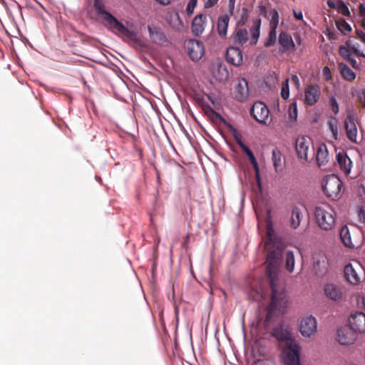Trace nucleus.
I'll list each match as a JSON object with an SVG mask.
<instances>
[{"label":"nucleus","mask_w":365,"mask_h":365,"mask_svg":"<svg viewBox=\"0 0 365 365\" xmlns=\"http://www.w3.org/2000/svg\"><path fill=\"white\" fill-rule=\"evenodd\" d=\"M207 24V16L202 14L197 15L192 20L191 25L192 33L195 36H200L205 30Z\"/></svg>","instance_id":"nucleus-20"},{"label":"nucleus","mask_w":365,"mask_h":365,"mask_svg":"<svg viewBox=\"0 0 365 365\" xmlns=\"http://www.w3.org/2000/svg\"><path fill=\"white\" fill-rule=\"evenodd\" d=\"M251 115L259 123L265 124L269 115V109L262 102H256L250 109Z\"/></svg>","instance_id":"nucleus-8"},{"label":"nucleus","mask_w":365,"mask_h":365,"mask_svg":"<svg viewBox=\"0 0 365 365\" xmlns=\"http://www.w3.org/2000/svg\"><path fill=\"white\" fill-rule=\"evenodd\" d=\"M229 22L230 16L227 14H224L218 17L217 31L221 38H225L227 36Z\"/></svg>","instance_id":"nucleus-27"},{"label":"nucleus","mask_w":365,"mask_h":365,"mask_svg":"<svg viewBox=\"0 0 365 365\" xmlns=\"http://www.w3.org/2000/svg\"><path fill=\"white\" fill-rule=\"evenodd\" d=\"M299 346L296 341L285 346L282 353L286 365H299Z\"/></svg>","instance_id":"nucleus-6"},{"label":"nucleus","mask_w":365,"mask_h":365,"mask_svg":"<svg viewBox=\"0 0 365 365\" xmlns=\"http://www.w3.org/2000/svg\"><path fill=\"white\" fill-rule=\"evenodd\" d=\"M258 8H259V14L264 17H267V7L264 5H259Z\"/></svg>","instance_id":"nucleus-48"},{"label":"nucleus","mask_w":365,"mask_h":365,"mask_svg":"<svg viewBox=\"0 0 365 365\" xmlns=\"http://www.w3.org/2000/svg\"><path fill=\"white\" fill-rule=\"evenodd\" d=\"M359 216V218H360V222H364V220H365V214H364V212L362 210H360Z\"/></svg>","instance_id":"nucleus-60"},{"label":"nucleus","mask_w":365,"mask_h":365,"mask_svg":"<svg viewBox=\"0 0 365 365\" xmlns=\"http://www.w3.org/2000/svg\"><path fill=\"white\" fill-rule=\"evenodd\" d=\"M312 145L310 138H307L304 136L298 137L295 142V149L299 158L308 160V152L310 145Z\"/></svg>","instance_id":"nucleus-10"},{"label":"nucleus","mask_w":365,"mask_h":365,"mask_svg":"<svg viewBox=\"0 0 365 365\" xmlns=\"http://www.w3.org/2000/svg\"><path fill=\"white\" fill-rule=\"evenodd\" d=\"M336 26L342 34H344L345 31H351V26L344 19L336 21Z\"/></svg>","instance_id":"nucleus-35"},{"label":"nucleus","mask_w":365,"mask_h":365,"mask_svg":"<svg viewBox=\"0 0 365 365\" xmlns=\"http://www.w3.org/2000/svg\"><path fill=\"white\" fill-rule=\"evenodd\" d=\"M294 16L297 20H302L303 19V15L301 11L297 12L294 10Z\"/></svg>","instance_id":"nucleus-58"},{"label":"nucleus","mask_w":365,"mask_h":365,"mask_svg":"<svg viewBox=\"0 0 365 365\" xmlns=\"http://www.w3.org/2000/svg\"><path fill=\"white\" fill-rule=\"evenodd\" d=\"M148 31L150 38L153 43L162 45L167 41L166 36L160 28L148 26Z\"/></svg>","instance_id":"nucleus-25"},{"label":"nucleus","mask_w":365,"mask_h":365,"mask_svg":"<svg viewBox=\"0 0 365 365\" xmlns=\"http://www.w3.org/2000/svg\"><path fill=\"white\" fill-rule=\"evenodd\" d=\"M327 5L329 8L331 9H336V6H337V2L335 3L334 1H331V0H328L327 1Z\"/></svg>","instance_id":"nucleus-57"},{"label":"nucleus","mask_w":365,"mask_h":365,"mask_svg":"<svg viewBox=\"0 0 365 365\" xmlns=\"http://www.w3.org/2000/svg\"><path fill=\"white\" fill-rule=\"evenodd\" d=\"M340 238L344 246L349 248L357 247L358 242L355 237H352L347 226H343L340 230Z\"/></svg>","instance_id":"nucleus-22"},{"label":"nucleus","mask_w":365,"mask_h":365,"mask_svg":"<svg viewBox=\"0 0 365 365\" xmlns=\"http://www.w3.org/2000/svg\"><path fill=\"white\" fill-rule=\"evenodd\" d=\"M235 98L239 101H244L247 99L249 94L248 83L245 78L239 80L235 91Z\"/></svg>","instance_id":"nucleus-24"},{"label":"nucleus","mask_w":365,"mask_h":365,"mask_svg":"<svg viewBox=\"0 0 365 365\" xmlns=\"http://www.w3.org/2000/svg\"><path fill=\"white\" fill-rule=\"evenodd\" d=\"M277 41V29L270 28V31L269 32L268 37L267 38L266 42L264 43V46L266 47H270L275 44Z\"/></svg>","instance_id":"nucleus-34"},{"label":"nucleus","mask_w":365,"mask_h":365,"mask_svg":"<svg viewBox=\"0 0 365 365\" xmlns=\"http://www.w3.org/2000/svg\"><path fill=\"white\" fill-rule=\"evenodd\" d=\"M239 146L247 155L252 153V151L244 143H241Z\"/></svg>","instance_id":"nucleus-51"},{"label":"nucleus","mask_w":365,"mask_h":365,"mask_svg":"<svg viewBox=\"0 0 365 365\" xmlns=\"http://www.w3.org/2000/svg\"><path fill=\"white\" fill-rule=\"evenodd\" d=\"M321 96V88L317 84L308 85L304 91V102L312 106L319 101Z\"/></svg>","instance_id":"nucleus-12"},{"label":"nucleus","mask_w":365,"mask_h":365,"mask_svg":"<svg viewBox=\"0 0 365 365\" xmlns=\"http://www.w3.org/2000/svg\"><path fill=\"white\" fill-rule=\"evenodd\" d=\"M330 106L333 113L336 115L339 113V106L338 103L334 97L331 98L330 99Z\"/></svg>","instance_id":"nucleus-45"},{"label":"nucleus","mask_w":365,"mask_h":365,"mask_svg":"<svg viewBox=\"0 0 365 365\" xmlns=\"http://www.w3.org/2000/svg\"><path fill=\"white\" fill-rule=\"evenodd\" d=\"M313 268L317 275H323L328 269V262L324 255H318L313 257Z\"/></svg>","instance_id":"nucleus-23"},{"label":"nucleus","mask_w":365,"mask_h":365,"mask_svg":"<svg viewBox=\"0 0 365 365\" xmlns=\"http://www.w3.org/2000/svg\"><path fill=\"white\" fill-rule=\"evenodd\" d=\"M289 116L292 120H297V107L296 102L290 104L289 108Z\"/></svg>","instance_id":"nucleus-39"},{"label":"nucleus","mask_w":365,"mask_h":365,"mask_svg":"<svg viewBox=\"0 0 365 365\" xmlns=\"http://www.w3.org/2000/svg\"><path fill=\"white\" fill-rule=\"evenodd\" d=\"M340 73L343 78L349 81H352L356 78L355 73L345 63H339Z\"/></svg>","instance_id":"nucleus-30"},{"label":"nucleus","mask_w":365,"mask_h":365,"mask_svg":"<svg viewBox=\"0 0 365 365\" xmlns=\"http://www.w3.org/2000/svg\"><path fill=\"white\" fill-rule=\"evenodd\" d=\"M344 128L347 138L353 143H357V128L354 115L351 113L347 115L344 120Z\"/></svg>","instance_id":"nucleus-18"},{"label":"nucleus","mask_w":365,"mask_h":365,"mask_svg":"<svg viewBox=\"0 0 365 365\" xmlns=\"http://www.w3.org/2000/svg\"><path fill=\"white\" fill-rule=\"evenodd\" d=\"M286 263L285 267L286 269L289 272H292L294 269V253L292 251H287L286 252Z\"/></svg>","instance_id":"nucleus-32"},{"label":"nucleus","mask_w":365,"mask_h":365,"mask_svg":"<svg viewBox=\"0 0 365 365\" xmlns=\"http://www.w3.org/2000/svg\"><path fill=\"white\" fill-rule=\"evenodd\" d=\"M185 46L189 57L193 61L200 60L204 55V46L199 40L189 39L185 41Z\"/></svg>","instance_id":"nucleus-7"},{"label":"nucleus","mask_w":365,"mask_h":365,"mask_svg":"<svg viewBox=\"0 0 365 365\" xmlns=\"http://www.w3.org/2000/svg\"><path fill=\"white\" fill-rule=\"evenodd\" d=\"M88 3L92 4L93 6L101 19L103 21L104 25L110 29L113 32L117 34L124 38L137 42L138 32L135 29L126 28L115 16L106 10L103 0H88Z\"/></svg>","instance_id":"nucleus-2"},{"label":"nucleus","mask_w":365,"mask_h":365,"mask_svg":"<svg viewBox=\"0 0 365 365\" xmlns=\"http://www.w3.org/2000/svg\"><path fill=\"white\" fill-rule=\"evenodd\" d=\"M249 19V11L248 9L245 7L242 9V13L240 15V18L237 22L238 26H245Z\"/></svg>","instance_id":"nucleus-37"},{"label":"nucleus","mask_w":365,"mask_h":365,"mask_svg":"<svg viewBox=\"0 0 365 365\" xmlns=\"http://www.w3.org/2000/svg\"><path fill=\"white\" fill-rule=\"evenodd\" d=\"M218 1L219 0H207L205 3V8H206V9L212 8L217 3Z\"/></svg>","instance_id":"nucleus-50"},{"label":"nucleus","mask_w":365,"mask_h":365,"mask_svg":"<svg viewBox=\"0 0 365 365\" xmlns=\"http://www.w3.org/2000/svg\"><path fill=\"white\" fill-rule=\"evenodd\" d=\"M261 19L257 18L253 21L250 29L251 37L249 39L248 32L246 29H236L232 34V39L235 44L243 46L248 40L250 45H256L260 34Z\"/></svg>","instance_id":"nucleus-4"},{"label":"nucleus","mask_w":365,"mask_h":365,"mask_svg":"<svg viewBox=\"0 0 365 365\" xmlns=\"http://www.w3.org/2000/svg\"><path fill=\"white\" fill-rule=\"evenodd\" d=\"M336 338L341 344H352L357 338V334L349 327L345 326L338 329Z\"/></svg>","instance_id":"nucleus-9"},{"label":"nucleus","mask_w":365,"mask_h":365,"mask_svg":"<svg viewBox=\"0 0 365 365\" xmlns=\"http://www.w3.org/2000/svg\"><path fill=\"white\" fill-rule=\"evenodd\" d=\"M272 336L276 338L277 341L284 342L285 346L289 344V342L295 341L292 339L289 330L284 326V324L282 323L273 329Z\"/></svg>","instance_id":"nucleus-13"},{"label":"nucleus","mask_w":365,"mask_h":365,"mask_svg":"<svg viewBox=\"0 0 365 365\" xmlns=\"http://www.w3.org/2000/svg\"><path fill=\"white\" fill-rule=\"evenodd\" d=\"M329 152L324 143L320 144L317 148L316 160L319 167L325 165L329 162Z\"/></svg>","instance_id":"nucleus-26"},{"label":"nucleus","mask_w":365,"mask_h":365,"mask_svg":"<svg viewBox=\"0 0 365 365\" xmlns=\"http://www.w3.org/2000/svg\"><path fill=\"white\" fill-rule=\"evenodd\" d=\"M328 125L330 131L331 132L333 138L334 140H337L338 138V128L337 126L333 123L331 121L328 122Z\"/></svg>","instance_id":"nucleus-43"},{"label":"nucleus","mask_w":365,"mask_h":365,"mask_svg":"<svg viewBox=\"0 0 365 365\" xmlns=\"http://www.w3.org/2000/svg\"><path fill=\"white\" fill-rule=\"evenodd\" d=\"M278 42L281 46L280 51L282 53L296 49V46L292 36L285 31L280 32Z\"/></svg>","instance_id":"nucleus-21"},{"label":"nucleus","mask_w":365,"mask_h":365,"mask_svg":"<svg viewBox=\"0 0 365 365\" xmlns=\"http://www.w3.org/2000/svg\"><path fill=\"white\" fill-rule=\"evenodd\" d=\"M284 249V244L282 240L274 235L272 226L267 225L264 251L267 257L266 273L272 289L271 303L269 307L270 309H277L279 312H284L287 304V295L277 284L278 268Z\"/></svg>","instance_id":"nucleus-1"},{"label":"nucleus","mask_w":365,"mask_h":365,"mask_svg":"<svg viewBox=\"0 0 365 365\" xmlns=\"http://www.w3.org/2000/svg\"><path fill=\"white\" fill-rule=\"evenodd\" d=\"M348 49L349 51H352L356 56L365 58V55L363 53L360 52L354 45L351 46L350 48Z\"/></svg>","instance_id":"nucleus-49"},{"label":"nucleus","mask_w":365,"mask_h":365,"mask_svg":"<svg viewBox=\"0 0 365 365\" xmlns=\"http://www.w3.org/2000/svg\"><path fill=\"white\" fill-rule=\"evenodd\" d=\"M317 321L314 317L309 316L304 317L299 326V331L302 336L310 337L317 331Z\"/></svg>","instance_id":"nucleus-11"},{"label":"nucleus","mask_w":365,"mask_h":365,"mask_svg":"<svg viewBox=\"0 0 365 365\" xmlns=\"http://www.w3.org/2000/svg\"><path fill=\"white\" fill-rule=\"evenodd\" d=\"M336 160L340 170L346 176L350 175L353 163L347 153L344 151L337 153Z\"/></svg>","instance_id":"nucleus-16"},{"label":"nucleus","mask_w":365,"mask_h":365,"mask_svg":"<svg viewBox=\"0 0 365 365\" xmlns=\"http://www.w3.org/2000/svg\"><path fill=\"white\" fill-rule=\"evenodd\" d=\"M356 34L361 41L365 43V33L361 30L356 29Z\"/></svg>","instance_id":"nucleus-53"},{"label":"nucleus","mask_w":365,"mask_h":365,"mask_svg":"<svg viewBox=\"0 0 365 365\" xmlns=\"http://www.w3.org/2000/svg\"><path fill=\"white\" fill-rule=\"evenodd\" d=\"M239 146L247 155L252 153V151L244 143H241Z\"/></svg>","instance_id":"nucleus-52"},{"label":"nucleus","mask_w":365,"mask_h":365,"mask_svg":"<svg viewBox=\"0 0 365 365\" xmlns=\"http://www.w3.org/2000/svg\"><path fill=\"white\" fill-rule=\"evenodd\" d=\"M303 218V214L301 209L298 207H294L292 210V213L289 219V226L292 229H297Z\"/></svg>","instance_id":"nucleus-28"},{"label":"nucleus","mask_w":365,"mask_h":365,"mask_svg":"<svg viewBox=\"0 0 365 365\" xmlns=\"http://www.w3.org/2000/svg\"><path fill=\"white\" fill-rule=\"evenodd\" d=\"M361 25H362L363 28L365 29V17L363 18V19L361 21Z\"/></svg>","instance_id":"nucleus-64"},{"label":"nucleus","mask_w":365,"mask_h":365,"mask_svg":"<svg viewBox=\"0 0 365 365\" xmlns=\"http://www.w3.org/2000/svg\"><path fill=\"white\" fill-rule=\"evenodd\" d=\"M272 160L275 170L277 172L279 168L282 166V154L280 150L277 148L272 150Z\"/></svg>","instance_id":"nucleus-31"},{"label":"nucleus","mask_w":365,"mask_h":365,"mask_svg":"<svg viewBox=\"0 0 365 365\" xmlns=\"http://www.w3.org/2000/svg\"><path fill=\"white\" fill-rule=\"evenodd\" d=\"M359 14L363 18H365V7L363 4L359 5Z\"/></svg>","instance_id":"nucleus-59"},{"label":"nucleus","mask_w":365,"mask_h":365,"mask_svg":"<svg viewBox=\"0 0 365 365\" xmlns=\"http://www.w3.org/2000/svg\"><path fill=\"white\" fill-rule=\"evenodd\" d=\"M155 1L162 5H168L170 3L171 0H155Z\"/></svg>","instance_id":"nucleus-61"},{"label":"nucleus","mask_w":365,"mask_h":365,"mask_svg":"<svg viewBox=\"0 0 365 365\" xmlns=\"http://www.w3.org/2000/svg\"><path fill=\"white\" fill-rule=\"evenodd\" d=\"M281 96L285 100L289 97V79L282 83Z\"/></svg>","instance_id":"nucleus-38"},{"label":"nucleus","mask_w":365,"mask_h":365,"mask_svg":"<svg viewBox=\"0 0 365 365\" xmlns=\"http://www.w3.org/2000/svg\"><path fill=\"white\" fill-rule=\"evenodd\" d=\"M314 216L318 226L324 230H331L335 225V212L327 203H322L314 209Z\"/></svg>","instance_id":"nucleus-3"},{"label":"nucleus","mask_w":365,"mask_h":365,"mask_svg":"<svg viewBox=\"0 0 365 365\" xmlns=\"http://www.w3.org/2000/svg\"><path fill=\"white\" fill-rule=\"evenodd\" d=\"M209 110H210V112L211 113V115L212 117H215V118H216L217 119H220V120H223L222 117L218 113L215 111L212 108L210 107Z\"/></svg>","instance_id":"nucleus-54"},{"label":"nucleus","mask_w":365,"mask_h":365,"mask_svg":"<svg viewBox=\"0 0 365 365\" xmlns=\"http://www.w3.org/2000/svg\"><path fill=\"white\" fill-rule=\"evenodd\" d=\"M358 98L361 106L365 108V90H362L358 93Z\"/></svg>","instance_id":"nucleus-46"},{"label":"nucleus","mask_w":365,"mask_h":365,"mask_svg":"<svg viewBox=\"0 0 365 365\" xmlns=\"http://www.w3.org/2000/svg\"><path fill=\"white\" fill-rule=\"evenodd\" d=\"M323 75L324 76V78L327 81H329L331 78V73L329 68L328 66H324L322 70Z\"/></svg>","instance_id":"nucleus-47"},{"label":"nucleus","mask_w":365,"mask_h":365,"mask_svg":"<svg viewBox=\"0 0 365 365\" xmlns=\"http://www.w3.org/2000/svg\"><path fill=\"white\" fill-rule=\"evenodd\" d=\"M291 79L297 86H299V79L297 75H292Z\"/></svg>","instance_id":"nucleus-56"},{"label":"nucleus","mask_w":365,"mask_h":365,"mask_svg":"<svg viewBox=\"0 0 365 365\" xmlns=\"http://www.w3.org/2000/svg\"><path fill=\"white\" fill-rule=\"evenodd\" d=\"M339 53L341 57L347 61L350 58V57H352L349 53V49L344 46H339Z\"/></svg>","instance_id":"nucleus-41"},{"label":"nucleus","mask_w":365,"mask_h":365,"mask_svg":"<svg viewBox=\"0 0 365 365\" xmlns=\"http://www.w3.org/2000/svg\"><path fill=\"white\" fill-rule=\"evenodd\" d=\"M242 51L236 46L227 48L226 52V60L228 63L234 66H240L242 63Z\"/></svg>","instance_id":"nucleus-19"},{"label":"nucleus","mask_w":365,"mask_h":365,"mask_svg":"<svg viewBox=\"0 0 365 365\" xmlns=\"http://www.w3.org/2000/svg\"><path fill=\"white\" fill-rule=\"evenodd\" d=\"M336 9L338 12L344 16H350V11L349 10V8L347 6L344 4V2L342 0H337V6Z\"/></svg>","instance_id":"nucleus-36"},{"label":"nucleus","mask_w":365,"mask_h":365,"mask_svg":"<svg viewBox=\"0 0 365 365\" xmlns=\"http://www.w3.org/2000/svg\"><path fill=\"white\" fill-rule=\"evenodd\" d=\"M213 75L217 81L222 82L228 78L229 72L225 66L220 64L214 70Z\"/></svg>","instance_id":"nucleus-29"},{"label":"nucleus","mask_w":365,"mask_h":365,"mask_svg":"<svg viewBox=\"0 0 365 365\" xmlns=\"http://www.w3.org/2000/svg\"><path fill=\"white\" fill-rule=\"evenodd\" d=\"M247 157H248L250 162L254 167L257 178L259 179V166H258L257 160L254 155V153H251L250 154L247 155Z\"/></svg>","instance_id":"nucleus-40"},{"label":"nucleus","mask_w":365,"mask_h":365,"mask_svg":"<svg viewBox=\"0 0 365 365\" xmlns=\"http://www.w3.org/2000/svg\"><path fill=\"white\" fill-rule=\"evenodd\" d=\"M269 25L270 28L277 29L279 24V13L276 9H272L269 11Z\"/></svg>","instance_id":"nucleus-33"},{"label":"nucleus","mask_w":365,"mask_h":365,"mask_svg":"<svg viewBox=\"0 0 365 365\" xmlns=\"http://www.w3.org/2000/svg\"><path fill=\"white\" fill-rule=\"evenodd\" d=\"M232 130V135L237 143V144L238 145H240L241 143H242V136L241 135L238 133V131L237 130V129H235V128H233L231 125H230L229 126Z\"/></svg>","instance_id":"nucleus-42"},{"label":"nucleus","mask_w":365,"mask_h":365,"mask_svg":"<svg viewBox=\"0 0 365 365\" xmlns=\"http://www.w3.org/2000/svg\"><path fill=\"white\" fill-rule=\"evenodd\" d=\"M355 265L349 263L345 266L344 270L346 279L351 284H357L361 281L359 272L361 271V267L358 263Z\"/></svg>","instance_id":"nucleus-15"},{"label":"nucleus","mask_w":365,"mask_h":365,"mask_svg":"<svg viewBox=\"0 0 365 365\" xmlns=\"http://www.w3.org/2000/svg\"><path fill=\"white\" fill-rule=\"evenodd\" d=\"M348 61L350 63V64L351 65V66L354 68H359V64H358L355 58H354L353 57H350V58L348 60Z\"/></svg>","instance_id":"nucleus-55"},{"label":"nucleus","mask_w":365,"mask_h":365,"mask_svg":"<svg viewBox=\"0 0 365 365\" xmlns=\"http://www.w3.org/2000/svg\"><path fill=\"white\" fill-rule=\"evenodd\" d=\"M324 294L330 300L339 302L343 298L341 287L334 283H327L324 286Z\"/></svg>","instance_id":"nucleus-14"},{"label":"nucleus","mask_w":365,"mask_h":365,"mask_svg":"<svg viewBox=\"0 0 365 365\" xmlns=\"http://www.w3.org/2000/svg\"><path fill=\"white\" fill-rule=\"evenodd\" d=\"M349 327L356 334L365 331V314L362 312L352 314L349 319Z\"/></svg>","instance_id":"nucleus-17"},{"label":"nucleus","mask_w":365,"mask_h":365,"mask_svg":"<svg viewBox=\"0 0 365 365\" xmlns=\"http://www.w3.org/2000/svg\"><path fill=\"white\" fill-rule=\"evenodd\" d=\"M235 0H230V7L231 9V14L232 13V10L234 9Z\"/></svg>","instance_id":"nucleus-62"},{"label":"nucleus","mask_w":365,"mask_h":365,"mask_svg":"<svg viewBox=\"0 0 365 365\" xmlns=\"http://www.w3.org/2000/svg\"><path fill=\"white\" fill-rule=\"evenodd\" d=\"M353 45L351 44V41L350 40H348L346 41V47L347 48H350L351 46H352Z\"/></svg>","instance_id":"nucleus-63"},{"label":"nucleus","mask_w":365,"mask_h":365,"mask_svg":"<svg viewBox=\"0 0 365 365\" xmlns=\"http://www.w3.org/2000/svg\"><path fill=\"white\" fill-rule=\"evenodd\" d=\"M342 182L335 175H331L326 178L322 184V187L325 195L333 200L339 197Z\"/></svg>","instance_id":"nucleus-5"},{"label":"nucleus","mask_w":365,"mask_h":365,"mask_svg":"<svg viewBox=\"0 0 365 365\" xmlns=\"http://www.w3.org/2000/svg\"><path fill=\"white\" fill-rule=\"evenodd\" d=\"M197 5V0H190L187 6L186 11L188 15H191Z\"/></svg>","instance_id":"nucleus-44"}]
</instances>
